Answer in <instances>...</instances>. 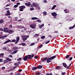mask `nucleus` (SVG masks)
<instances>
[{
  "label": "nucleus",
  "mask_w": 75,
  "mask_h": 75,
  "mask_svg": "<svg viewBox=\"0 0 75 75\" xmlns=\"http://www.w3.org/2000/svg\"><path fill=\"white\" fill-rule=\"evenodd\" d=\"M48 37H50V38H52V36L50 35H49Z\"/></svg>",
  "instance_id": "64"
},
{
  "label": "nucleus",
  "mask_w": 75,
  "mask_h": 75,
  "mask_svg": "<svg viewBox=\"0 0 75 75\" xmlns=\"http://www.w3.org/2000/svg\"><path fill=\"white\" fill-rule=\"evenodd\" d=\"M30 27L31 28H35V27L33 24H31L30 25Z\"/></svg>",
  "instance_id": "14"
},
{
  "label": "nucleus",
  "mask_w": 75,
  "mask_h": 75,
  "mask_svg": "<svg viewBox=\"0 0 75 75\" xmlns=\"http://www.w3.org/2000/svg\"><path fill=\"white\" fill-rule=\"evenodd\" d=\"M45 38V36H42V37H41V39H44V38Z\"/></svg>",
  "instance_id": "30"
},
{
  "label": "nucleus",
  "mask_w": 75,
  "mask_h": 75,
  "mask_svg": "<svg viewBox=\"0 0 75 75\" xmlns=\"http://www.w3.org/2000/svg\"><path fill=\"white\" fill-rule=\"evenodd\" d=\"M2 69L3 70L5 69V67H2Z\"/></svg>",
  "instance_id": "59"
},
{
  "label": "nucleus",
  "mask_w": 75,
  "mask_h": 75,
  "mask_svg": "<svg viewBox=\"0 0 75 75\" xmlns=\"http://www.w3.org/2000/svg\"><path fill=\"white\" fill-rule=\"evenodd\" d=\"M21 59H22V58H20L17 59V61H20V60H21Z\"/></svg>",
  "instance_id": "44"
},
{
  "label": "nucleus",
  "mask_w": 75,
  "mask_h": 75,
  "mask_svg": "<svg viewBox=\"0 0 75 75\" xmlns=\"http://www.w3.org/2000/svg\"><path fill=\"white\" fill-rule=\"evenodd\" d=\"M16 39H14L13 40H12L11 42H16Z\"/></svg>",
  "instance_id": "40"
},
{
  "label": "nucleus",
  "mask_w": 75,
  "mask_h": 75,
  "mask_svg": "<svg viewBox=\"0 0 75 75\" xmlns=\"http://www.w3.org/2000/svg\"><path fill=\"white\" fill-rule=\"evenodd\" d=\"M41 74V73L40 72H38L37 73V75H40V74Z\"/></svg>",
  "instance_id": "47"
},
{
  "label": "nucleus",
  "mask_w": 75,
  "mask_h": 75,
  "mask_svg": "<svg viewBox=\"0 0 75 75\" xmlns=\"http://www.w3.org/2000/svg\"><path fill=\"white\" fill-rule=\"evenodd\" d=\"M19 72H21L22 71V69H20L18 70Z\"/></svg>",
  "instance_id": "63"
},
{
  "label": "nucleus",
  "mask_w": 75,
  "mask_h": 75,
  "mask_svg": "<svg viewBox=\"0 0 75 75\" xmlns=\"http://www.w3.org/2000/svg\"><path fill=\"white\" fill-rule=\"evenodd\" d=\"M11 42V40L8 39L5 42H4V44H7V43H8V42Z\"/></svg>",
  "instance_id": "9"
},
{
  "label": "nucleus",
  "mask_w": 75,
  "mask_h": 75,
  "mask_svg": "<svg viewBox=\"0 0 75 75\" xmlns=\"http://www.w3.org/2000/svg\"><path fill=\"white\" fill-rule=\"evenodd\" d=\"M44 3H47V0H45L44 1Z\"/></svg>",
  "instance_id": "57"
},
{
  "label": "nucleus",
  "mask_w": 75,
  "mask_h": 75,
  "mask_svg": "<svg viewBox=\"0 0 75 75\" xmlns=\"http://www.w3.org/2000/svg\"><path fill=\"white\" fill-rule=\"evenodd\" d=\"M37 4V3H35L34 2L33 3V5H34V7H36V4Z\"/></svg>",
  "instance_id": "35"
},
{
  "label": "nucleus",
  "mask_w": 75,
  "mask_h": 75,
  "mask_svg": "<svg viewBox=\"0 0 75 75\" xmlns=\"http://www.w3.org/2000/svg\"><path fill=\"white\" fill-rule=\"evenodd\" d=\"M35 36H36L37 37H38V34H36L35 35Z\"/></svg>",
  "instance_id": "61"
},
{
  "label": "nucleus",
  "mask_w": 75,
  "mask_h": 75,
  "mask_svg": "<svg viewBox=\"0 0 75 75\" xmlns=\"http://www.w3.org/2000/svg\"><path fill=\"white\" fill-rule=\"evenodd\" d=\"M7 37V35H4L3 36H2V38H3V39H4V38H6V37Z\"/></svg>",
  "instance_id": "23"
},
{
  "label": "nucleus",
  "mask_w": 75,
  "mask_h": 75,
  "mask_svg": "<svg viewBox=\"0 0 75 75\" xmlns=\"http://www.w3.org/2000/svg\"><path fill=\"white\" fill-rule=\"evenodd\" d=\"M65 72H64V73H62V75H64L65 74Z\"/></svg>",
  "instance_id": "55"
},
{
  "label": "nucleus",
  "mask_w": 75,
  "mask_h": 75,
  "mask_svg": "<svg viewBox=\"0 0 75 75\" xmlns=\"http://www.w3.org/2000/svg\"><path fill=\"white\" fill-rule=\"evenodd\" d=\"M21 63V62H19L17 63H14V65H17V66H19V65H18V64H20Z\"/></svg>",
  "instance_id": "11"
},
{
  "label": "nucleus",
  "mask_w": 75,
  "mask_h": 75,
  "mask_svg": "<svg viewBox=\"0 0 75 75\" xmlns=\"http://www.w3.org/2000/svg\"><path fill=\"white\" fill-rule=\"evenodd\" d=\"M47 12L44 11L43 13V14H44V15H46V14H47Z\"/></svg>",
  "instance_id": "33"
},
{
  "label": "nucleus",
  "mask_w": 75,
  "mask_h": 75,
  "mask_svg": "<svg viewBox=\"0 0 75 75\" xmlns=\"http://www.w3.org/2000/svg\"><path fill=\"white\" fill-rule=\"evenodd\" d=\"M31 20H37L38 19V18L36 17H33L31 18Z\"/></svg>",
  "instance_id": "21"
},
{
  "label": "nucleus",
  "mask_w": 75,
  "mask_h": 75,
  "mask_svg": "<svg viewBox=\"0 0 75 75\" xmlns=\"http://www.w3.org/2000/svg\"><path fill=\"white\" fill-rule=\"evenodd\" d=\"M3 59H0V62H3Z\"/></svg>",
  "instance_id": "49"
},
{
  "label": "nucleus",
  "mask_w": 75,
  "mask_h": 75,
  "mask_svg": "<svg viewBox=\"0 0 75 75\" xmlns=\"http://www.w3.org/2000/svg\"><path fill=\"white\" fill-rule=\"evenodd\" d=\"M47 59V57H45L42 60V61H46Z\"/></svg>",
  "instance_id": "17"
},
{
  "label": "nucleus",
  "mask_w": 75,
  "mask_h": 75,
  "mask_svg": "<svg viewBox=\"0 0 75 75\" xmlns=\"http://www.w3.org/2000/svg\"><path fill=\"white\" fill-rule=\"evenodd\" d=\"M54 33H58V31H56L54 32Z\"/></svg>",
  "instance_id": "60"
},
{
  "label": "nucleus",
  "mask_w": 75,
  "mask_h": 75,
  "mask_svg": "<svg viewBox=\"0 0 75 75\" xmlns=\"http://www.w3.org/2000/svg\"><path fill=\"white\" fill-rule=\"evenodd\" d=\"M37 21L38 22H41V21L40 20V19H39V20H37Z\"/></svg>",
  "instance_id": "50"
},
{
  "label": "nucleus",
  "mask_w": 75,
  "mask_h": 75,
  "mask_svg": "<svg viewBox=\"0 0 75 75\" xmlns=\"http://www.w3.org/2000/svg\"><path fill=\"white\" fill-rule=\"evenodd\" d=\"M17 66H14L13 67V69H14L15 68H16V67H17Z\"/></svg>",
  "instance_id": "62"
},
{
  "label": "nucleus",
  "mask_w": 75,
  "mask_h": 75,
  "mask_svg": "<svg viewBox=\"0 0 75 75\" xmlns=\"http://www.w3.org/2000/svg\"><path fill=\"white\" fill-rule=\"evenodd\" d=\"M12 25H11L9 26V28H12Z\"/></svg>",
  "instance_id": "51"
},
{
  "label": "nucleus",
  "mask_w": 75,
  "mask_h": 75,
  "mask_svg": "<svg viewBox=\"0 0 75 75\" xmlns=\"http://www.w3.org/2000/svg\"><path fill=\"white\" fill-rule=\"evenodd\" d=\"M50 42V40H48L46 42H45V44H48V43H49Z\"/></svg>",
  "instance_id": "39"
},
{
  "label": "nucleus",
  "mask_w": 75,
  "mask_h": 75,
  "mask_svg": "<svg viewBox=\"0 0 75 75\" xmlns=\"http://www.w3.org/2000/svg\"><path fill=\"white\" fill-rule=\"evenodd\" d=\"M42 46H43V45H40L39 47V48H41L42 47Z\"/></svg>",
  "instance_id": "48"
},
{
  "label": "nucleus",
  "mask_w": 75,
  "mask_h": 75,
  "mask_svg": "<svg viewBox=\"0 0 75 75\" xmlns=\"http://www.w3.org/2000/svg\"><path fill=\"white\" fill-rule=\"evenodd\" d=\"M34 44H35V43L34 42H33L30 45V46H32L33 45H34Z\"/></svg>",
  "instance_id": "37"
},
{
  "label": "nucleus",
  "mask_w": 75,
  "mask_h": 75,
  "mask_svg": "<svg viewBox=\"0 0 75 75\" xmlns=\"http://www.w3.org/2000/svg\"><path fill=\"white\" fill-rule=\"evenodd\" d=\"M42 68V66H38L37 67V69H41Z\"/></svg>",
  "instance_id": "20"
},
{
  "label": "nucleus",
  "mask_w": 75,
  "mask_h": 75,
  "mask_svg": "<svg viewBox=\"0 0 75 75\" xmlns=\"http://www.w3.org/2000/svg\"><path fill=\"white\" fill-rule=\"evenodd\" d=\"M13 33H14V31L11 29L8 30V33L9 34H12Z\"/></svg>",
  "instance_id": "8"
},
{
  "label": "nucleus",
  "mask_w": 75,
  "mask_h": 75,
  "mask_svg": "<svg viewBox=\"0 0 75 75\" xmlns=\"http://www.w3.org/2000/svg\"><path fill=\"white\" fill-rule=\"evenodd\" d=\"M62 64L63 66H67V64L64 62Z\"/></svg>",
  "instance_id": "25"
},
{
  "label": "nucleus",
  "mask_w": 75,
  "mask_h": 75,
  "mask_svg": "<svg viewBox=\"0 0 75 75\" xmlns=\"http://www.w3.org/2000/svg\"><path fill=\"white\" fill-rule=\"evenodd\" d=\"M52 16H54V18H56L57 17L56 16H57V13L54 12L52 13Z\"/></svg>",
  "instance_id": "2"
},
{
  "label": "nucleus",
  "mask_w": 75,
  "mask_h": 75,
  "mask_svg": "<svg viewBox=\"0 0 75 75\" xmlns=\"http://www.w3.org/2000/svg\"><path fill=\"white\" fill-rule=\"evenodd\" d=\"M19 8H23V9H24L25 8V6L24 5H23L19 7Z\"/></svg>",
  "instance_id": "12"
},
{
  "label": "nucleus",
  "mask_w": 75,
  "mask_h": 75,
  "mask_svg": "<svg viewBox=\"0 0 75 75\" xmlns=\"http://www.w3.org/2000/svg\"><path fill=\"white\" fill-rule=\"evenodd\" d=\"M18 6V5H16L14 6V8H16V7H17Z\"/></svg>",
  "instance_id": "36"
},
{
  "label": "nucleus",
  "mask_w": 75,
  "mask_h": 75,
  "mask_svg": "<svg viewBox=\"0 0 75 75\" xmlns=\"http://www.w3.org/2000/svg\"><path fill=\"white\" fill-rule=\"evenodd\" d=\"M56 69H59L60 68V66H57L56 67Z\"/></svg>",
  "instance_id": "41"
},
{
  "label": "nucleus",
  "mask_w": 75,
  "mask_h": 75,
  "mask_svg": "<svg viewBox=\"0 0 75 75\" xmlns=\"http://www.w3.org/2000/svg\"><path fill=\"white\" fill-rule=\"evenodd\" d=\"M36 7H38V6H39V4H37L36 3Z\"/></svg>",
  "instance_id": "54"
},
{
  "label": "nucleus",
  "mask_w": 75,
  "mask_h": 75,
  "mask_svg": "<svg viewBox=\"0 0 75 75\" xmlns=\"http://www.w3.org/2000/svg\"><path fill=\"white\" fill-rule=\"evenodd\" d=\"M37 69V67H34L32 68V70H33V71L36 70Z\"/></svg>",
  "instance_id": "13"
},
{
  "label": "nucleus",
  "mask_w": 75,
  "mask_h": 75,
  "mask_svg": "<svg viewBox=\"0 0 75 75\" xmlns=\"http://www.w3.org/2000/svg\"><path fill=\"white\" fill-rule=\"evenodd\" d=\"M20 40V37L19 36H18L16 38V42H15V44H17V43H18V42L19 41V40Z\"/></svg>",
  "instance_id": "5"
},
{
  "label": "nucleus",
  "mask_w": 75,
  "mask_h": 75,
  "mask_svg": "<svg viewBox=\"0 0 75 75\" xmlns=\"http://www.w3.org/2000/svg\"><path fill=\"white\" fill-rule=\"evenodd\" d=\"M20 8V9H19V11H23L24 10V9H23L22 8Z\"/></svg>",
  "instance_id": "29"
},
{
  "label": "nucleus",
  "mask_w": 75,
  "mask_h": 75,
  "mask_svg": "<svg viewBox=\"0 0 75 75\" xmlns=\"http://www.w3.org/2000/svg\"><path fill=\"white\" fill-rule=\"evenodd\" d=\"M25 6H30V5H31V2H29L28 4L27 3H25Z\"/></svg>",
  "instance_id": "7"
},
{
  "label": "nucleus",
  "mask_w": 75,
  "mask_h": 75,
  "mask_svg": "<svg viewBox=\"0 0 75 75\" xmlns=\"http://www.w3.org/2000/svg\"><path fill=\"white\" fill-rule=\"evenodd\" d=\"M57 57V56H54L52 57H51L50 58H47V63H49V62H51V61L52 59H54V58H55V57Z\"/></svg>",
  "instance_id": "1"
},
{
  "label": "nucleus",
  "mask_w": 75,
  "mask_h": 75,
  "mask_svg": "<svg viewBox=\"0 0 75 75\" xmlns=\"http://www.w3.org/2000/svg\"><path fill=\"white\" fill-rule=\"evenodd\" d=\"M6 12L7 13L5 14V16H10V15H11V13H10V12L9 10H8Z\"/></svg>",
  "instance_id": "6"
},
{
  "label": "nucleus",
  "mask_w": 75,
  "mask_h": 75,
  "mask_svg": "<svg viewBox=\"0 0 75 75\" xmlns=\"http://www.w3.org/2000/svg\"><path fill=\"white\" fill-rule=\"evenodd\" d=\"M8 28H4V30H8Z\"/></svg>",
  "instance_id": "31"
},
{
  "label": "nucleus",
  "mask_w": 75,
  "mask_h": 75,
  "mask_svg": "<svg viewBox=\"0 0 75 75\" xmlns=\"http://www.w3.org/2000/svg\"><path fill=\"white\" fill-rule=\"evenodd\" d=\"M34 10V8H30V11H33V10Z\"/></svg>",
  "instance_id": "32"
},
{
  "label": "nucleus",
  "mask_w": 75,
  "mask_h": 75,
  "mask_svg": "<svg viewBox=\"0 0 75 75\" xmlns=\"http://www.w3.org/2000/svg\"><path fill=\"white\" fill-rule=\"evenodd\" d=\"M17 28H19L21 29V28H25V27L22 25H17L16 26Z\"/></svg>",
  "instance_id": "4"
},
{
  "label": "nucleus",
  "mask_w": 75,
  "mask_h": 75,
  "mask_svg": "<svg viewBox=\"0 0 75 75\" xmlns=\"http://www.w3.org/2000/svg\"><path fill=\"white\" fill-rule=\"evenodd\" d=\"M0 57H3V56H4V54L1 53L0 54Z\"/></svg>",
  "instance_id": "34"
},
{
  "label": "nucleus",
  "mask_w": 75,
  "mask_h": 75,
  "mask_svg": "<svg viewBox=\"0 0 75 75\" xmlns=\"http://www.w3.org/2000/svg\"><path fill=\"white\" fill-rule=\"evenodd\" d=\"M74 28V26H71L69 28V29H70V30H71L72 29H73Z\"/></svg>",
  "instance_id": "27"
},
{
  "label": "nucleus",
  "mask_w": 75,
  "mask_h": 75,
  "mask_svg": "<svg viewBox=\"0 0 75 75\" xmlns=\"http://www.w3.org/2000/svg\"><path fill=\"white\" fill-rule=\"evenodd\" d=\"M70 57V55H67V56L65 57L64 58L65 59H68V58H69Z\"/></svg>",
  "instance_id": "16"
},
{
  "label": "nucleus",
  "mask_w": 75,
  "mask_h": 75,
  "mask_svg": "<svg viewBox=\"0 0 75 75\" xmlns=\"http://www.w3.org/2000/svg\"><path fill=\"white\" fill-rule=\"evenodd\" d=\"M4 32H5V33H8V30H4Z\"/></svg>",
  "instance_id": "45"
},
{
  "label": "nucleus",
  "mask_w": 75,
  "mask_h": 75,
  "mask_svg": "<svg viewBox=\"0 0 75 75\" xmlns=\"http://www.w3.org/2000/svg\"><path fill=\"white\" fill-rule=\"evenodd\" d=\"M72 57H71L70 58H69V61H71V60H72Z\"/></svg>",
  "instance_id": "58"
},
{
  "label": "nucleus",
  "mask_w": 75,
  "mask_h": 75,
  "mask_svg": "<svg viewBox=\"0 0 75 75\" xmlns=\"http://www.w3.org/2000/svg\"><path fill=\"white\" fill-rule=\"evenodd\" d=\"M21 45H23V46H25V45H26V44L24 43H22L21 44Z\"/></svg>",
  "instance_id": "28"
},
{
  "label": "nucleus",
  "mask_w": 75,
  "mask_h": 75,
  "mask_svg": "<svg viewBox=\"0 0 75 75\" xmlns=\"http://www.w3.org/2000/svg\"><path fill=\"white\" fill-rule=\"evenodd\" d=\"M4 22V20L2 19L0 20V24H2V23H3Z\"/></svg>",
  "instance_id": "15"
},
{
  "label": "nucleus",
  "mask_w": 75,
  "mask_h": 75,
  "mask_svg": "<svg viewBox=\"0 0 75 75\" xmlns=\"http://www.w3.org/2000/svg\"><path fill=\"white\" fill-rule=\"evenodd\" d=\"M31 58H32V57H28V59H31Z\"/></svg>",
  "instance_id": "52"
},
{
  "label": "nucleus",
  "mask_w": 75,
  "mask_h": 75,
  "mask_svg": "<svg viewBox=\"0 0 75 75\" xmlns=\"http://www.w3.org/2000/svg\"><path fill=\"white\" fill-rule=\"evenodd\" d=\"M69 66H73V65H72V63H71L69 64Z\"/></svg>",
  "instance_id": "42"
},
{
  "label": "nucleus",
  "mask_w": 75,
  "mask_h": 75,
  "mask_svg": "<svg viewBox=\"0 0 75 75\" xmlns=\"http://www.w3.org/2000/svg\"><path fill=\"white\" fill-rule=\"evenodd\" d=\"M38 58V57L37 56H35L34 57V58L35 59H37Z\"/></svg>",
  "instance_id": "46"
},
{
  "label": "nucleus",
  "mask_w": 75,
  "mask_h": 75,
  "mask_svg": "<svg viewBox=\"0 0 75 75\" xmlns=\"http://www.w3.org/2000/svg\"><path fill=\"white\" fill-rule=\"evenodd\" d=\"M30 7H34V4H31L30 6Z\"/></svg>",
  "instance_id": "38"
},
{
  "label": "nucleus",
  "mask_w": 75,
  "mask_h": 75,
  "mask_svg": "<svg viewBox=\"0 0 75 75\" xmlns=\"http://www.w3.org/2000/svg\"><path fill=\"white\" fill-rule=\"evenodd\" d=\"M5 59H6L7 60V61H11V59H10L7 57H6L5 58Z\"/></svg>",
  "instance_id": "18"
},
{
  "label": "nucleus",
  "mask_w": 75,
  "mask_h": 75,
  "mask_svg": "<svg viewBox=\"0 0 75 75\" xmlns=\"http://www.w3.org/2000/svg\"><path fill=\"white\" fill-rule=\"evenodd\" d=\"M23 58V60L24 61H27V59H28V56H26L24 58Z\"/></svg>",
  "instance_id": "10"
},
{
  "label": "nucleus",
  "mask_w": 75,
  "mask_h": 75,
  "mask_svg": "<svg viewBox=\"0 0 75 75\" xmlns=\"http://www.w3.org/2000/svg\"><path fill=\"white\" fill-rule=\"evenodd\" d=\"M56 7H57V6L56 5H54L53 6L51 9L52 10H54V8H55Z\"/></svg>",
  "instance_id": "22"
},
{
  "label": "nucleus",
  "mask_w": 75,
  "mask_h": 75,
  "mask_svg": "<svg viewBox=\"0 0 75 75\" xmlns=\"http://www.w3.org/2000/svg\"><path fill=\"white\" fill-rule=\"evenodd\" d=\"M18 19V18L17 17H16L15 18V20L16 21H17Z\"/></svg>",
  "instance_id": "56"
},
{
  "label": "nucleus",
  "mask_w": 75,
  "mask_h": 75,
  "mask_svg": "<svg viewBox=\"0 0 75 75\" xmlns=\"http://www.w3.org/2000/svg\"><path fill=\"white\" fill-rule=\"evenodd\" d=\"M7 61L6 60H4L3 63H4V64H6V63H7Z\"/></svg>",
  "instance_id": "26"
},
{
  "label": "nucleus",
  "mask_w": 75,
  "mask_h": 75,
  "mask_svg": "<svg viewBox=\"0 0 75 75\" xmlns=\"http://www.w3.org/2000/svg\"><path fill=\"white\" fill-rule=\"evenodd\" d=\"M18 49V47H13V50H17V49Z\"/></svg>",
  "instance_id": "19"
},
{
  "label": "nucleus",
  "mask_w": 75,
  "mask_h": 75,
  "mask_svg": "<svg viewBox=\"0 0 75 75\" xmlns=\"http://www.w3.org/2000/svg\"><path fill=\"white\" fill-rule=\"evenodd\" d=\"M17 50H14L13 52V54H16V53H17Z\"/></svg>",
  "instance_id": "24"
},
{
  "label": "nucleus",
  "mask_w": 75,
  "mask_h": 75,
  "mask_svg": "<svg viewBox=\"0 0 75 75\" xmlns=\"http://www.w3.org/2000/svg\"><path fill=\"white\" fill-rule=\"evenodd\" d=\"M0 30L2 31H4L3 29L2 28H0Z\"/></svg>",
  "instance_id": "53"
},
{
  "label": "nucleus",
  "mask_w": 75,
  "mask_h": 75,
  "mask_svg": "<svg viewBox=\"0 0 75 75\" xmlns=\"http://www.w3.org/2000/svg\"><path fill=\"white\" fill-rule=\"evenodd\" d=\"M21 37L23 38V41H25L27 40V36L23 35L21 36Z\"/></svg>",
  "instance_id": "3"
},
{
  "label": "nucleus",
  "mask_w": 75,
  "mask_h": 75,
  "mask_svg": "<svg viewBox=\"0 0 75 75\" xmlns=\"http://www.w3.org/2000/svg\"><path fill=\"white\" fill-rule=\"evenodd\" d=\"M2 48L4 50H7V48L6 47H4Z\"/></svg>",
  "instance_id": "43"
}]
</instances>
